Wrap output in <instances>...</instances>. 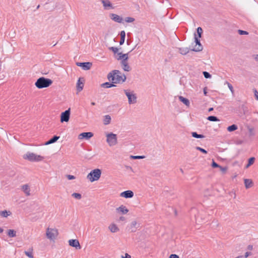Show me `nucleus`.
<instances>
[{
    "mask_svg": "<svg viewBox=\"0 0 258 258\" xmlns=\"http://www.w3.org/2000/svg\"><path fill=\"white\" fill-rule=\"evenodd\" d=\"M228 87L229 89L230 90V91H231V92L232 93H233L234 90H233V88L232 85L229 83H228Z\"/></svg>",
    "mask_w": 258,
    "mask_h": 258,
    "instance_id": "47",
    "label": "nucleus"
},
{
    "mask_svg": "<svg viewBox=\"0 0 258 258\" xmlns=\"http://www.w3.org/2000/svg\"><path fill=\"white\" fill-rule=\"evenodd\" d=\"M33 251V248L31 247L29 248L28 250L25 251L24 253L29 258H34Z\"/></svg>",
    "mask_w": 258,
    "mask_h": 258,
    "instance_id": "24",
    "label": "nucleus"
},
{
    "mask_svg": "<svg viewBox=\"0 0 258 258\" xmlns=\"http://www.w3.org/2000/svg\"><path fill=\"white\" fill-rule=\"evenodd\" d=\"M21 188L26 196H29L30 195V189L28 184L23 185Z\"/></svg>",
    "mask_w": 258,
    "mask_h": 258,
    "instance_id": "20",
    "label": "nucleus"
},
{
    "mask_svg": "<svg viewBox=\"0 0 258 258\" xmlns=\"http://www.w3.org/2000/svg\"><path fill=\"white\" fill-rule=\"evenodd\" d=\"M116 211L122 214H125L128 212V210L123 205L120 206L116 209Z\"/></svg>",
    "mask_w": 258,
    "mask_h": 258,
    "instance_id": "19",
    "label": "nucleus"
},
{
    "mask_svg": "<svg viewBox=\"0 0 258 258\" xmlns=\"http://www.w3.org/2000/svg\"><path fill=\"white\" fill-rule=\"evenodd\" d=\"M107 78L112 83L115 84L124 82L126 80L125 76L118 70H113L109 73Z\"/></svg>",
    "mask_w": 258,
    "mask_h": 258,
    "instance_id": "1",
    "label": "nucleus"
},
{
    "mask_svg": "<svg viewBox=\"0 0 258 258\" xmlns=\"http://www.w3.org/2000/svg\"><path fill=\"white\" fill-rule=\"evenodd\" d=\"M130 158L133 159H142L145 158L144 156H131Z\"/></svg>",
    "mask_w": 258,
    "mask_h": 258,
    "instance_id": "38",
    "label": "nucleus"
},
{
    "mask_svg": "<svg viewBox=\"0 0 258 258\" xmlns=\"http://www.w3.org/2000/svg\"><path fill=\"white\" fill-rule=\"evenodd\" d=\"M196 149L197 150H199L201 152H202V153H204V154H207V152L206 150H205V149L200 147H196Z\"/></svg>",
    "mask_w": 258,
    "mask_h": 258,
    "instance_id": "42",
    "label": "nucleus"
},
{
    "mask_svg": "<svg viewBox=\"0 0 258 258\" xmlns=\"http://www.w3.org/2000/svg\"><path fill=\"white\" fill-rule=\"evenodd\" d=\"M238 32L240 35H247L248 34L247 31L241 30H238Z\"/></svg>",
    "mask_w": 258,
    "mask_h": 258,
    "instance_id": "43",
    "label": "nucleus"
},
{
    "mask_svg": "<svg viewBox=\"0 0 258 258\" xmlns=\"http://www.w3.org/2000/svg\"><path fill=\"white\" fill-rule=\"evenodd\" d=\"M191 135L193 137L195 138H204V136L203 135L198 134L196 132H192Z\"/></svg>",
    "mask_w": 258,
    "mask_h": 258,
    "instance_id": "34",
    "label": "nucleus"
},
{
    "mask_svg": "<svg viewBox=\"0 0 258 258\" xmlns=\"http://www.w3.org/2000/svg\"><path fill=\"white\" fill-rule=\"evenodd\" d=\"M91 104H92V105H95V102H92V103H91Z\"/></svg>",
    "mask_w": 258,
    "mask_h": 258,
    "instance_id": "61",
    "label": "nucleus"
},
{
    "mask_svg": "<svg viewBox=\"0 0 258 258\" xmlns=\"http://www.w3.org/2000/svg\"><path fill=\"white\" fill-rule=\"evenodd\" d=\"M124 92L128 98L130 104H135L137 101V97L133 91L124 90Z\"/></svg>",
    "mask_w": 258,
    "mask_h": 258,
    "instance_id": "6",
    "label": "nucleus"
},
{
    "mask_svg": "<svg viewBox=\"0 0 258 258\" xmlns=\"http://www.w3.org/2000/svg\"><path fill=\"white\" fill-rule=\"evenodd\" d=\"M137 226V223L136 221H133L130 225V229L129 230L132 232H135L136 231V229H137L138 227Z\"/></svg>",
    "mask_w": 258,
    "mask_h": 258,
    "instance_id": "22",
    "label": "nucleus"
},
{
    "mask_svg": "<svg viewBox=\"0 0 258 258\" xmlns=\"http://www.w3.org/2000/svg\"><path fill=\"white\" fill-rule=\"evenodd\" d=\"M208 110L209 112H210V111L213 110V108H212V107L210 108Z\"/></svg>",
    "mask_w": 258,
    "mask_h": 258,
    "instance_id": "57",
    "label": "nucleus"
},
{
    "mask_svg": "<svg viewBox=\"0 0 258 258\" xmlns=\"http://www.w3.org/2000/svg\"><path fill=\"white\" fill-rule=\"evenodd\" d=\"M11 214L10 211L7 210L2 211L0 212V215L3 217H7L8 216Z\"/></svg>",
    "mask_w": 258,
    "mask_h": 258,
    "instance_id": "29",
    "label": "nucleus"
},
{
    "mask_svg": "<svg viewBox=\"0 0 258 258\" xmlns=\"http://www.w3.org/2000/svg\"><path fill=\"white\" fill-rule=\"evenodd\" d=\"M120 196L126 199L132 198L134 196V192L132 190H126L120 193Z\"/></svg>",
    "mask_w": 258,
    "mask_h": 258,
    "instance_id": "15",
    "label": "nucleus"
},
{
    "mask_svg": "<svg viewBox=\"0 0 258 258\" xmlns=\"http://www.w3.org/2000/svg\"><path fill=\"white\" fill-rule=\"evenodd\" d=\"M204 94L206 95L207 94V92L205 90H204Z\"/></svg>",
    "mask_w": 258,
    "mask_h": 258,
    "instance_id": "60",
    "label": "nucleus"
},
{
    "mask_svg": "<svg viewBox=\"0 0 258 258\" xmlns=\"http://www.w3.org/2000/svg\"><path fill=\"white\" fill-rule=\"evenodd\" d=\"M73 197H74L76 199L80 200L82 198V196L79 193H73L72 195Z\"/></svg>",
    "mask_w": 258,
    "mask_h": 258,
    "instance_id": "39",
    "label": "nucleus"
},
{
    "mask_svg": "<svg viewBox=\"0 0 258 258\" xmlns=\"http://www.w3.org/2000/svg\"><path fill=\"white\" fill-rule=\"evenodd\" d=\"M84 87V80L81 81V79L80 78L77 83V90L78 92L81 91Z\"/></svg>",
    "mask_w": 258,
    "mask_h": 258,
    "instance_id": "18",
    "label": "nucleus"
},
{
    "mask_svg": "<svg viewBox=\"0 0 258 258\" xmlns=\"http://www.w3.org/2000/svg\"><path fill=\"white\" fill-rule=\"evenodd\" d=\"M237 128H238V127L236 125L232 124L230 126H229L227 127V130H228V131L231 132H233V131L236 130L237 129Z\"/></svg>",
    "mask_w": 258,
    "mask_h": 258,
    "instance_id": "31",
    "label": "nucleus"
},
{
    "mask_svg": "<svg viewBox=\"0 0 258 258\" xmlns=\"http://www.w3.org/2000/svg\"><path fill=\"white\" fill-rule=\"evenodd\" d=\"M93 136V134L91 132H84L80 134L79 135V139L80 140L85 139L86 140H89Z\"/></svg>",
    "mask_w": 258,
    "mask_h": 258,
    "instance_id": "12",
    "label": "nucleus"
},
{
    "mask_svg": "<svg viewBox=\"0 0 258 258\" xmlns=\"http://www.w3.org/2000/svg\"><path fill=\"white\" fill-rule=\"evenodd\" d=\"M248 248L249 249H250V250L252 249V245H248Z\"/></svg>",
    "mask_w": 258,
    "mask_h": 258,
    "instance_id": "55",
    "label": "nucleus"
},
{
    "mask_svg": "<svg viewBox=\"0 0 258 258\" xmlns=\"http://www.w3.org/2000/svg\"><path fill=\"white\" fill-rule=\"evenodd\" d=\"M117 55H118V57L117 58V60L127 61L128 59V53L122 54L121 52H118Z\"/></svg>",
    "mask_w": 258,
    "mask_h": 258,
    "instance_id": "17",
    "label": "nucleus"
},
{
    "mask_svg": "<svg viewBox=\"0 0 258 258\" xmlns=\"http://www.w3.org/2000/svg\"><path fill=\"white\" fill-rule=\"evenodd\" d=\"M207 119H208V120H209V121H219V119L216 116H209L207 118Z\"/></svg>",
    "mask_w": 258,
    "mask_h": 258,
    "instance_id": "35",
    "label": "nucleus"
},
{
    "mask_svg": "<svg viewBox=\"0 0 258 258\" xmlns=\"http://www.w3.org/2000/svg\"><path fill=\"white\" fill-rule=\"evenodd\" d=\"M120 37L123 39L125 37V32L124 31H121L120 32Z\"/></svg>",
    "mask_w": 258,
    "mask_h": 258,
    "instance_id": "45",
    "label": "nucleus"
},
{
    "mask_svg": "<svg viewBox=\"0 0 258 258\" xmlns=\"http://www.w3.org/2000/svg\"><path fill=\"white\" fill-rule=\"evenodd\" d=\"M244 185H245V188L247 189L251 187L253 185L252 180L251 179H244Z\"/></svg>",
    "mask_w": 258,
    "mask_h": 258,
    "instance_id": "27",
    "label": "nucleus"
},
{
    "mask_svg": "<svg viewBox=\"0 0 258 258\" xmlns=\"http://www.w3.org/2000/svg\"><path fill=\"white\" fill-rule=\"evenodd\" d=\"M200 38H198L197 35L195 34V42L196 43L195 47L191 49V50L194 51H200L203 49V46L201 44L200 40L199 39Z\"/></svg>",
    "mask_w": 258,
    "mask_h": 258,
    "instance_id": "8",
    "label": "nucleus"
},
{
    "mask_svg": "<svg viewBox=\"0 0 258 258\" xmlns=\"http://www.w3.org/2000/svg\"><path fill=\"white\" fill-rule=\"evenodd\" d=\"M70 116V108L61 113L60 115V121L68 122L69 120Z\"/></svg>",
    "mask_w": 258,
    "mask_h": 258,
    "instance_id": "9",
    "label": "nucleus"
},
{
    "mask_svg": "<svg viewBox=\"0 0 258 258\" xmlns=\"http://www.w3.org/2000/svg\"><path fill=\"white\" fill-rule=\"evenodd\" d=\"M59 138V136H54L51 139H50L49 141L46 142L45 143V145H49V144L54 143L55 142H56L58 140Z\"/></svg>",
    "mask_w": 258,
    "mask_h": 258,
    "instance_id": "26",
    "label": "nucleus"
},
{
    "mask_svg": "<svg viewBox=\"0 0 258 258\" xmlns=\"http://www.w3.org/2000/svg\"><path fill=\"white\" fill-rule=\"evenodd\" d=\"M235 258H243V256L242 255H240V256H238Z\"/></svg>",
    "mask_w": 258,
    "mask_h": 258,
    "instance_id": "59",
    "label": "nucleus"
},
{
    "mask_svg": "<svg viewBox=\"0 0 258 258\" xmlns=\"http://www.w3.org/2000/svg\"><path fill=\"white\" fill-rule=\"evenodd\" d=\"M111 121V117L109 115H106L104 116L103 120V123L105 125H107L110 123Z\"/></svg>",
    "mask_w": 258,
    "mask_h": 258,
    "instance_id": "28",
    "label": "nucleus"
},
{
    "mask_svg": "<svg viewBox=\"0 0 258 258\" xmlns=\"http://www.w3.org/2000/svg\"><path fill=\"white\" fill-rule=\"evenodd\" d=\"M254 95H255L256 98L257 99V100H258V92H257V91L256 90H255L254 91Z\"/></svg>",
    "mask_w": 258,
    "mask_h": 258,
    "instance_id": "52",
    "label": "nucleus"
},
{
    "mask_svg": "<svg viewBox=\"0 0 258 258\" xmlns=\"http://www.w3.org/2000/svg\"><path fill=\"white\" fill-rule=\"evenodd\" d=\"M23 157L24 159L31 162H39L44 159L43 157L30 152H27Z\"/></svg>",
    "mask_w": 258,
    "mask_h": 258,
    "instance_id": "3",
    "label": "nucleus"
},
{
    "mask_svg": "<svg viewBox=\"0 0 258 258\" xmlns=\"http://www.w3.org/2000/svg\"><path fill=\"white\" fill-rule=\"evenodd\" d=\"M67 177L69 180H73L75 179V177L72 175H67Z\"/></svg>",
    "mask_w": 258,
    "mask_h": 258,
    "instance_id": "46",
    "label": "nucleus"
},
{
    "mask_svg": "<svg viewBox=\"0 0 258 258\" xmlns=\"http://www.w3.org/2000/svg\"><path fill=\"white\" fill-rule=\"evenodd\" d=\"M105 10L113 9L112 4L109 0H100Z\"/></svg>",
    "mask_w": 258,
    "mask_h": 258,
    "instance_id": "10",
    "label": "nucleus"
},
{
    "mask_svg": "<svg viewBox=\"0 0 258 258\" xmlns=\"http://www.w3.org/2000/svg\"><path fill=\"white\" fill-rule=\"evenodd\" d=\"M212 166L213 167V168H216V167H220V165H219L217 163H216L214 161H213L212 162Z\"/></svg>",
    "mask_w": 258,
    "mask_h": 258,
    "instance_id": "44",
    "label": "nucleus"
},
{
    "mask_svg": "<svg viewBox=\"0 0 258 258\" xmlns=\"http://www.w3.org/2000/svg\"><path fill=\"white\" fill-rule=\"evenodd\" d=\"M179 100L184 104L186 106L188 107L190 105V102L188 99L183 97V96H180L178 97Z\"/></svg>",
    "mask_w": 258,
    "mask_h": 258,
    "instance_id": "23",
    "label": "nucleus"
},
{
    "mask_svg": "<svg viewBox=\"0 0 258 258\" xmlns=\"http://www.w3.org/2000/svg\"><path fill=\"white\" fill-rule=\"evenodd\" d=\"M254 59L255 60L258 61V54L255 55Z\"/></svg>",
    "mask_w": 258,
    "mask_h": 258,
    "instance_id": "54",
    "label": "nucleus"
},
{
    "mask_svg": "<svg viewBox=\"0 0 258 258\" xmlns=\"http://www.w3.org/2000/svg\"><path fill=\"white\" fill-rule=\"evenodd\" d=\"M121 64L122 69L124 71L129 72L131 70V68L128 64L127 61L122 60L121 61Z\"/></svg>",
    "mask_w": 258,
    "mask_h": 258,
    "instance_id": "16",
    "label": "nucleus"
},
{
    "mask_svg": "<svg viewBox=\"0 0 258 258\" xmlns=\"http://www.w3.org/2000/svg\"><path fill=\"white\" fill-rule=\"evenodd\" d=\"M124 40H125V38H123V39H122V38H120V40L119 42L120 45L123 44L124 42Z\"/></svg>",
    "mask_w": 258,
    "mask_h": 258,
    "instance_id": "51",
    "label": "nucleus"
},
{
    "mask_svg": "<svg viewBox=\"0 0 258 258\" xmlns=\"http://www.w3.org/2000/svg\"><path fill=\"white\" fill-rule=\"evenodd\" d=\"M135 19L133 17H126L124 19V21L126 23H133L135 21Z\"/></svg>",
    "mask_w": 258,
    "mask_h": 258,
    "instance_id": "36",
    "label": "nucleus"
},
{
    "mask_svg": "<svg viewBox=\"0 0 258 258\" xmlns=\"http://www.w3.org/2000/svg\"><path fill=\"white\" fill-rule=\"evenodd\" d=\"M108 228L110 230V231L112 233L117 232V231H119V228L116 226V225L114 223L111 224L109 226Z\"/></svg>",
    "mask_w": 258,
    "mask_h": 258,
    "instance_id": "21",
    "label": "nucleus"
},
{
    "mask_svg": "<svg viewBox=\"0 0 258 258\" xmlns=\"http://www.w3.org/2000/svg\"><path fill=\"white\" fill-rule=\"evenodd\" d=\"M203 75L205 78L208 79L211 77V75L207 72H203Z\"/></svg>",
    "mask_w": 258,
    "mask_h": 258,
    "instance_id": "41",
    "label": "nucleus"
},
{
    "mask_svg": "<svg viewBox=\"0 0 258 258\" xmlns=\"http://www.w3.org/2000/svg\"><path fill=\"white\" fill-rule=\"evenodd\" d=\"M69 243L70 246L74 247L76 249H80L81 248L79 241L77 239H71L69 241Z\"/></svg>",
    "mask_w": 258,
    "mask_h": 258,
    "instance_id": "13",
    "label": "nucleus"
},
{
    "mask_svg": "<svg viewBox=\"0 0 258 258\" xmlns=\"http://www.w3.org/2000/svg\"><path fill=\"white\" fill-rule=\"evenodd\" d=\"M101 174V171L99 169H95L92 170L87 176L88 179L91 182H93L98 180Z\"/></svg>",
    "mask_w": 258,
    "mask_h": 258,
    "instance_id": "4",
    "label": "nucleus"
},
{
    "mask_svg": "<svg viewBox=\"0 0 258 258\" xmlns=\"http://www.w3.org/2000/svg\"><path fill=\"white\" fill-rule=\"evenodd\" d=\"M58 234V230L56 228H47L46 231V237L50 240H54Z\"/></svg>",
    "mask_w": 258,
    "mask_h": 258,
    "instance_id": "5",
    "label": "nucleus"
},
{
    "mask_svg": "<svg viewBox=\"0 0 258 258\" xmlns=\"http://www.w3.org/2000/svg\"><path fill=\"white\" fill-rule=\"evenodd\" d=\"M8 235L10 237H14L16 236V232L12 229H10L8 231Z\"/></svg>",
    "mask_w": 258,
    "mask_h": 258,
    "instance_id": "30",
    "label": "nucleus"
},
{
    "mask_svg": "<svg viewBox=\"0 0 258 258\" xmlns=\"http://www.w3.org/2000/svg\"><path fill=\"white\" fill-rule=\"evenodd\" d=\"M76 64L82 68V69L84 70H89L92 64L90 62H77Z\"/></svg>",
    "mask_w": 258,
    "mask_h": 258,
    "instance_id": "11",
    "label": "nucleus"
},
{
    "mask_svg": "<svg viewBox=\"0 0 258 258\" xmlns=\"http://www.w3.org/2000/svg\"><path fill=\"white\" fill-rule=\"evenodd\" d=\"M120 220H122V221L124 220V217H120Z\"/></svg>",
    "mask_w": 258,
    "mask_h": 258,
    "instance_id": "56",
    "label": "nucleus"
},
{
    "mask_svg": "<svg viewBox=\"0 0 258 258\" xmlns=\"http://www.w3.org/2000/svg\"><path fill=\"white\" fill-rule=\"evenodd\" d=\"M109 16H110V19L115 22L120 23L122 22V20H123L122 18L116 14H110Z\"/></svg>",
    "mask_w": 258,
    "mask_h": 258,
    "instance_id": "14",
    "label": "nucleus"
},
{
    "mask_svg": "<svg viewBox=\"0 0 258 258\" xmlns=\"http://www.w3.org/2000/svg\"><path fill=\"white\" fill-rule=\"evenodd\" d=\"M169 258H179V256L175 254H172L170 255Z\"/></svg>",
    "mask_w": 258,
    "mask_h": 258,
    "instance_id": "49",
    "label": "nucleus"
},
{
    "mask_svg": "<svg viewBox=\"0 0 258 258\" xmlns=\"http://www.w3.org/2000/svg\"><path fill=\"white\" fill-rule=\"evenodd\" d=\"M250 254V252H245V255H244L245 258L247 257Z\"/></svg>",
    "mask_w": 258,
    "mask_h": 258,
    "instance_id": "53",
    "label": "nucleus"
},
{
    "mask_svg": "<svg viewBox=\"0 0 258 258\" xmlns=\"http://www.w3.org/2000/svg\"><path fill=\"white\" fill-rule=\"evenodd\" d=\"M4 230L3 228L0 227V233H2L3 232Z\"/></svg>",
    "mask_w": 258,
    "mask_h": 258,
    "instance_id": "58",
    "label": "nucleus"
},
{
    "mask_svg": "<svg viewBox=\"0 0 258 258\" xmlns=\"http://www.w3.org/2000/svg\"><path fill=\"white\" fill-rule=\"evenodd\" d=\"M101 86L103 88H109L111 87H114V86H115V85L112 84H111L110 83L106 82L105 83L102 84Z\"/></svg>",
    "mask_w": 258,
    "mask_h": 258,
    "instance_id": "32",
    "label": "nucleus"
},
{
    "mask_svg": "<svg viewBox=\"0 0 258 258\" xmlns=\"http://www.w3.org/2000/svg\"><path fill=\"white\" fill-rule=\"evenodd\" d=\"M219 168H220V170L223 173L225 172L227 170L226 167H223L220 166Z\"/></svg>",
    "mask_w": 258,
    "mask_h": 258,
    "instance_id": "48",
    "label": "nucleus"
},
{
    "mask_svg": "<svg viewBox=\"0 0 258 258\" xmlns=\"http://www.w3.org/2000/svg\"><path fill=\"white\" fill-rule=\"evenodd\" d=\"M52 83V81L51 79L44 77H40L37 79L35 85L37 88L42 89L49 87Z\"/></svg>",
    "mask_w": 258,
    "mask_h": 258,
    "instance_id": "2",
    "label": "nucleus"
},
{
    "mask_svg": "<svg viewBox=\"0 0 258 258\" xmlns=\"http://www.w3.org/2000/svg\"><path fill=\"white\" fill-rule=\"evenodd\" d=\"M109 50H112L114 53V54H116V53H118V49L117 48V47H110L109 48Z\"/></svg>",
    "mask_w": 258,
    "mask_h": 258,
    "instance_id": "40",
    "label": "nucleus"
},
{
    "mask_svg": "<svg viewBox=\"0 0 258 258\" xmlns=\"http://www.w3.org/2000/svg\"><path fill=\"white\" fill-rule=\"evenodd\" d=\"M121 257L122 258H131V256L130 255H129L128 253H125V256H124L122 255Z\"/></svg>",
    "mask_w": 258,
    "mask_h": 258,
    "instance_id": "50",
    "label": "nucleus"
},
{
    "mask_svg": "<svg viewBox=\"0 0 258 258\" xmlns=\"http://www.w3.org/2000/svg\"><path fill=\"white\" fill-rule=\"evenodd\" d=\"M178 49L179 52L182 55L186 54L189 51V49L188 47H180Z\"/></svg>",
    "mask_w": 258,
    "mask_h": 258,
    "instance_id": "25",
    "label": "nucleus"
},
{
    "mask_svg": "<svg viewBox=\"0 0 258 258\" xmlns=\"http://www.w3.org/2000/svg\"><path fill=\"white\" fill-rule=\"evenodd\" d=\"M106 142L109 146H113L117 144V140L116 134L110 133L106 135Z\"/></svg>",
    "mask_w": 258,
    "mask_h": 258,
    "instance_id": "7",
    "label": "nucleus"
},
{
    "mask_svg": "<svg viewBox=\"0 0 258 258\" xmlns=\"http://www.w3.org/2000/svg\"><path fill=\"white\" fill-rule=\"evenodd\" d=\"M255 160V158L254 157H251L248 159V164L246 165L245 168H248L250 165L253 164Z\"/></svg>",
    "mask_w": 258,
    "mask_h": 258,
    "instance_id": "33",
    "label": "nucleus"
},
{
    "mask_svg": "<svg viewBox=\"0 0 258 258\" xmlns=\"http://www.w3.org/2000/svg\"><path fill=\"white\" fill-rule=\"evenodd\" d=\"M203 33V29L201 27H198L197 28V34H198V37L201 38L202 36V34Z\"/></svg>",
    "mask_w": 258,
    "mask_h": 258,
    "instance_id": "37",
    "label": "nucleus"
}]
</instances>
